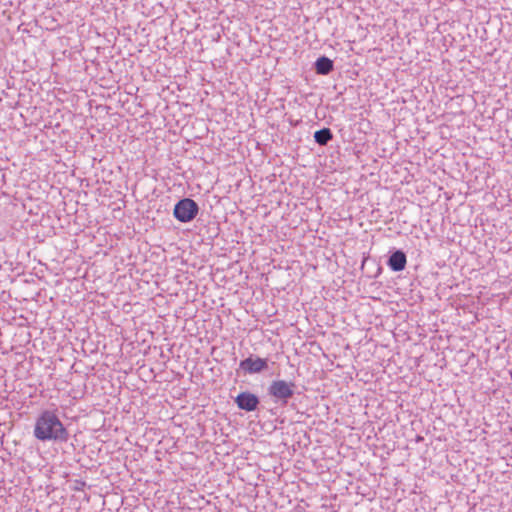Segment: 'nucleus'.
I'll return each mask as SVG.
<instances>
[{"mask_svg":"<svg viewBox=\"0 0 512 512\" xmlns=\"http://www.w3.org/2000/svg\"><path fill=\"white\" fill-rule=\"evenodd\" d=\"M268 368V360L265 358L254 357L250 355L246 359L240 361L239 369L247 374H257Z\"/></svg>","mask_w":512,"mask_h":512,"instance_id":"20e7f679","label":"nucleus"},{"mask_svg":"<svg viewBox=\"0 0 512 512\" xmlns=\"http://www.w3.org/2000/svg\"><path fill=\"white\" fill-rule=\"evenodd\" d=\"M199 213L198 204L190 198H184L179 200L173 210L174 217L182 223H188L192 221Z\"/></svg>","mask_w":512,"mask_h":512,"instance_id":"7ed1b4c3","label":"nucleus"},{"mask_svg":"<svg viewBox=\"0 0 512 512\" xmlns=\"http://www.w3.org/2000/svg\"><path fill=\"white\" fill-rule=\"evenodd\" d=\"M34 437L42 442H66L69 432L58 416V410H42L37 416L33 429Z\"/></svg>","mask_w":512,"mask_h":512,"instance_id":"f257e3e1","label":"nucleus"},{"mask_svg":"<svg viewBox=\"0 0 512 512\" xmlns=\"http://www.w3.org/2000/svg\"><path fill=\"white\" fill-rule=\"evenodd\" d=\"M333 139V133L329 128H322L314 133V140L320 146H325Z\"/></svg>","mask_w":512,"mask_h":512,"instance_id":"6e6552de","label":"nucleus"},{"mask_svg":"<svg viewBox=\"0 0 512 512\" xmlns=\"http://www.w3.org/2000/svg\"><path fill=\"white\" fill-rule=\"evenodd\" d=\"M333 68V61L326 56L319 57L315 62V70L319 75H327L333 70Z\"/></svg>","mask_w":512,"mask_h":512,"instance_id":"0eeeda50","label":"nucleus"},{"mask_svg":"<svg viewBox=\"0 0 512 512\" xmlns=\"http://www.w3.org/2000/svg\"><path fill=\"white\" fill-rule=\"evenodd\" d=\"M238 408L247 412H252L259 405V398L251 392H241L235 398Z\"/></svg>","mask_w":512,"mask_h":512,"instance_id":"39448f33","label":"nucleus"},{"mask_svg":"<svg viewBox=\"0 0 512 512\" xmlns=\"http://www.w3.org/2000/svg\"><path fill=\"white\" fill-rule=\"evenodd\" d=\"M407 263L406 254L401 250L393 252L388 259V266L394 272H400L405 269Z\"/></svg>","mask_w":512,"mask_h":512,"instance_id":"423d86ee","label":"nucleus"},{"mask_svg":"<svg viewBox=\"0 0 512 512\" xmlns=\"http://www.w3.org/2000/svg\"><path fill=\"white\" fill-rule=\"evenodd\" d=\"M296 385L292 381L274 380L268 387V394L276 403L286 405L289 399L294 395Z\"/></svg>","mask_w":512,"mask_h":512,"instance_id":"f03ea898","label":"nucleus"}]
</instances>
